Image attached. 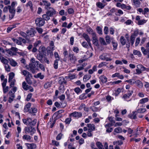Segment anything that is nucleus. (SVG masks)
<instances>
[{
  "label": "nucleus",
  "instance_id": "1",
  "mask_svg": "<svg viewBox=\"0 0 149 149\" xmlns=\"http://www.w3.org/2000/svg\"><path fill=\"white\" fill-rule=\"evenodd\" d=\"M46 10V14L42 15V18L46 21L49 20L50 17H53L56 14V12L53 8H49Z\"/></svg>",
  "mask_w": 149,
  "mask_h": 149
},
{
  "label": "nucleus",
  "instance_id": "2",
  "mask_svg": "<svg viewBox=\"0 0 149 149\" xmlns=\"http://www.w3.org/2000/svg\"><path fill=\"white\" fill-rule=\"evenodd\" d=\"M77 59L76 56L72 53H69L68 56V61L72 64H74Z\"/></svg>",
  "mask_w": 149,
  "mask_h": 149
},
{
  "label": "nucleus",
  "instance_id": "3",
  "mask_svg": "<svg viewBox=\"0 0 149 149\" xmlns=\"http://www.w3.org/2000/svg\"><path fill=\"white\" fill-rule=\"evenodd\" d=\"M43 18H38L35 20V23L36 25L39 26H43L45 23V21Z\"/></svg>",
  "mask_w": 149,
  "mask_h": 149
},
{
  "label": "nucleus",
  "instance_id": "4",
  "mask_svg": "<svg viewBox=\"0 0 149 149\" xmlns=\"http://www.w3.org/2000/svg\"><path fill=\"white\" fill-rule=\"evenodd\" d=\"M40 3V5L44 6V8L46 10L49 8L51 7H50L51 6L50 3L46 0H42Z\"/></svg>",
  "mask_w": 149,
  "mask_h": 149
},
{
  "label": "nucleus",
  "instance_id": "5",
  "mask_svg": "<svg viewBox=\"0 0 149 149\" xmlns=\"http://www.w3.org/2000/svg\"><path fill=\"white\" fill-rule=\"evenodd\" d=\"M35 131L34 128L31 126L29 127H25L24 129V131L25 133H26L27 132L29 133H30L31 134H34Z\"/></svg>",
  "mask_w": 149,
  "mask_h": 149
},
{
  "label": "nucleus",
  "instance_id": "6",
  "mask_svg": "<svg viewBox=\"0 0 149 149\" xmlns=\"http://www.w3.org/2000/svg\"><path fill=\"white\" fill-rule=\"evenodd\" d=\"M138 69L136 70V73L138 74H140L141 73V71H143L146 70V69L143 65H138L137 66Z\"/></svg>",
  "mask_w": 149,
  "mask_h": 149
},
{
  "label": "nucleus",
  "instance_id": "7",
  "mask_svg": "<svg viewBox=\"0 0 149 149\" xmlns=\"http://www.w3.org/2000/svg\"><path fill=\"white\" fill-rule=\"evenodd\" d=\"M92 38V41L93 43L96 46L98 45V40L96 36V33H93Z\"/></svg>",
  "mask_w": 149,
  "mask_h": 149
},
{
  "label": "nucleus",
  "instance_id": "8",
  "mask_svg": "<svg viewBox=\"0 0 149 149\" xmlns=\"http://www.w3.org/2000/svg\"><path fill=\"white\" fill-rule=\"evenodd\" d=\"M26 33L28 36H29L31 37H33L34 36L36 32L34 29L31 28L30 30L27 31Z\"/></svg>",
  "mask_w": 149,
  "mask_h": 149
},
{
  "label": "nucleus",
  "instance_id": "9",
  "mask_svg": "<svg viewBox=\"0 0 149 149\" xmlns=\"http://www.w3.org/2000/svg\"><path fill=\"white\" fill-rule=\"evenodd\" d=\"M82 116V114L81 112H78L76 111L74 112L69 115L70 117H73L76 118H79Z\"/></svg>",
  "mask_w": 149,
  "mask_h": 149
},
{
  "label": "nucleus",
  "instance_id": "10",
  "mask_svg": "<svg viewBox=\"0 0 149 149\" xmlns=\"http://www.w3.org/2000/svg\"><path fill=\"white\" fill-rule=\"evenodd\" d=\"M8 95H9L8 102H9L11 103L13 101L15 97L14 93H13L12 90H11L9 92Z\"/></svg>",
  "mask_w": 149,
  "mask_h": 149
},
{
  "label": "nucleus",
  "instance_id": "11",
  "mask_svg": "<svg viewBox=\"0 0 149 149\" xmlns=\"http://www.w3.org/2000/svg\"><path fill=\"white\" fill-rule=\"evenodd\" d=\"M100 58L102 60H106V61H111L112 59L109 57H107V54H103L100 56Z\"/></svg>",
  "mask_w": 149,
  "mask_h": 149
},
{
  "label": "nucleus",
  "instance_id": "12",
  "mask_svg": "<svg viewBox=\"0 0 149 149\" xmlns=\"http://www.w3.org/2000/svg\"><path fill=\"white\" fill-rule=\"evenodd\" d=\"M88 127V130L90 132H92L95 129V126L93 124H88L87 125Z\"/></svg>",
  "mask_w": 149,
  "mask_h": 149
},
{
  "label": "nucleus",
  "instance_id": "13",
  "mask_svg": "<svg viewBox=\"0 0 149 149\" xmlns=\"http://www.w3.org/2000/svg\"><path fill=\"white\" fill-rule=\"evenodd\" d=\"M21 73L24 76L27 77H32V75L29 72L25 70H22Z\"/></svg>",
  "mask_w": 149,
  "mask_h": 149
},
{
  "label": "nucleus",
  "instance_id": "14",
  "mask_svg": "<svg viewBox=\"0 0 149 149\" xmlns=\"http://www.w3.org/2000/svg\"><path fill=\"white\" fill-rule=\"evenodd\" d=\"M25 144L27 146L28 149H33L36 148V144L33 143H26Z\"/></svg>",
  "mask_w": 149,
  "mask_h": 149
},
{
  "label": "nucleus",
  "instance_id": "15",
  "mask_svg": "<svg viewBox=\"0 0 149 149\" xmlns=\"http://www.w3.org/2000/svg\"><path fill=\"white\" fill-rule=\"evenodd\" d=\"M100 81L103 84L105 83L107 81V78L104 75H101L99 78Z\"/></svg>",
  "mask_w": 149,
  "mask_h": 149
},
{
  "label": "nucleus",
  "instance_id": "16",
  "mask_svg": "<svg viewBox=\"0 0 149 149\" xmlns=\"http://www.w3.org/2000/svg\"><path fill=\"white\" fill-rule=\"evenodd\" d=\"M32 120L31 118H27L26 119H22V121L23 123L25 124L26 125H29V123L31 122V121Z\"/></svg>",
  "mask_w": 149,
  "mask_h": 149
},
{
  "label": "nucleus",
  "instance_id": "17",
  "mask_svg": "<svg viewBox=\"0 0 149 149\" xmlns=\"http://www.w3.org/2000/svg\"><path fill=\"white\" fill-rule=\"evenodd\" d=\"M0 60L2 63L5 64V65L8 64V60L4 58L2 56L0 55Z\"/></svg>",
  "mask_w": 149,
  "mask_h": 149
},
{
  "label": "nucleus",
  "instance_id": "18",
  "mask_svg": "<svg viewBox=\"0 0 149 149\" xmlns=\"http://www.w3.org/2000/svg\"><path fill=\"white\" fill-rule=\"evenodd\" d=\"M122 131V129L120 127H117L115 129L113 132V134L115 135L116 133H119Z\"/></svg>",
  "mask_w": 149,
  "mask_h": 149
},
{
  "label": "nucleus",
  "instance_id": "19",
  "mask_svg": "<svg viewBox=\"0 0 149 149\" xmlns=\"http://www.w3.org/2000/svg\"><path fill=\"white\" fill-rule=\"evenodd\" d=\"M22 87L25 91H27L29 89L31 86L27 85L25 81H24L22 84Z\"/></svg>",
  "mask_w": 149,
  "mask_h": 149
},
{
  "label": "nucleus",
  "instance_id": "20",
  "mask_svg": "<svg viewBox=\"0 0 149 149\" xmlns=\"http://www.w3.org/2000/svg\"><path fill=\"white\" fill-rule=\"evenodd\" d=\"M133 5L136 7L140 6L141 3L139 0H132Z\"/></svg>",
  "mask_w": 149,
  "mask_h": 149
},
{
  "label": "nucleus",
  "instance_id": "21",
  "mask_svg": "<svg viewBox=\"0 0 149 149\" xmlns=\"http://www.w3.org/2000/svg\"><path fill=\"white\" fill-rule=\"evenodd\" d=\"M31 106V103H28L24 107V111L25 112H28L29 110V109L30 108Z\"/></svg>",
  "mask_w": 149,
  "mask_h": 149
},
{
  "label": "nucleus",
  "instance_id": "22",
  "mask_svg": "<svg viewBox=\"0 0 149 149\" xmlns=\"http://www.w3.org/2000/svg\"><path fill=\"white\" fill-rule=\"evenodd\" d=\"M148 97L142 98L139 100V104H143L148 101Z\"/></svg>",
  "mask_w": 149,
  "mask_h": 149
},
{
  "label": "nucleus",
  "instance_id": "23",
  "mask_svg": "<svg viewBox=\"0 0 149 149\" xmlns=\"http://www.w3.org/2000/svg\"><path fill=\"white\" fill-rule=\"evenodd\" d=\"M9 61L10 64L12 66L15 67L17 65V62L13 59H9Z\"/></svg>",
  "mask_w": 149,
  "mask_h": 149
},
{
  "label": "nucleus",
  "instance_id": "24",
  "mask_svg": "<svg viewBox=\"0 0 149 149\" xmlns=\"http://www.w3.org/2000/svg\"><path fill=\"white\" fill-rule=\"evenodd\" d=\"M82 36L87 42L91 40L89 36L87 34L84 33L82 35Z\"/></svg>",
  "mask_w": 149,
  "mask_h": 149
},
{
  "label": "nucleus",
  "instance_id": "25",
  "mask_svg": "<svg viewBox=\"0 0 149 149\" xmlns=\"http://www.w3.org/2000/svg\"><path fill=\"white\" fill-rule=\"evenodd\" d=\"M15 76V74L13 72H12L10 73L9 74L8 82H10L12 80Z\"/></svg>",
  "mask_w": 149,
  "mask_h": 149
},
{
  "label": "nucleus",
  "instance_id": "26",
  "mask_svg": "<svg viewBox=\"0 0 149 149\" xmlns=\"http://www.w3.org/2000/svg\"><path fill=\"white\" fill-rule=\"evenodd\" d=\"M120 42L123 45H125L126 43V40L123 36H121L120 38Z\"/></svg>",
  "mask_w": 149,
  "mask_h": 149
},
{
  "label": "nucleus",
  "instance_id": "27",
  "mask_svg": "<svg viewBox=\"0 0 149 149\" xmlns=\"http://www.w3.org/2000/svg\"><path fill=\"white\" fill-rule=\"evenodd\" d=\"M8 7L9 10V12L10 13L15 14V11L14 9V8H12V7L10 6H8Z\"/></svg>",
  "mask_w": 149,
  "mask_h": 149
},
{
  "label": "nucleus",
  "instance_id": "28",
  "mask_svg": "<svg viewBox=\"0 0 149 149\" xmlns=\"http://www.w3.org/2000/svg\"><path fill=\"white\" fill-rule=\"evenodd\" d=\"M90 109L93 112L99 111H100V109L99 108H97L94 106L91 107H90Z\"/></svg>",
  "mask_w": 149,
  "mask_h": 149
},
{
  "label": "nucleus",
  "instance_id": "29",
  "mask_svg": "<svg viewBox=\"0 0 149 149\" xmlns=\"http://www.w3.org/2000/svg\"><path fill=\"white\" fill-rule=\"evenodd\" d=\"M37 112V109L35 108H31L29 111V113H35Z\"/></svg>",
  "mask_w": 149,
  "mask_h": 149
},
{
  "label": "nucleus",
  "instance_id": "30",
  "mask_svg": "<svg viewBox=\"0 0 149 149\" xmlns=\"http://www.w3.org/2000/svg\"><path fill=\"white\" fill-rule=\"evenodd\" d=\"M111 43L113 47V50H116L118 46V44L117 42L114 40H112V41Z\"/></svg>",
  "mask_w": 149,
  "mask_h": 149
},
{
  "label": "nucleus",
  "instance_id": "31",
  "mask_svg": "<svg viewBox=\"0 0 149 149\" xmlns=\"http://www.w3.org/2000/svg\"><path fill=\"white\" fill-rule=\"evenodd\" d=\"M135 37L134 34H132L130 37V43L132 45L134 44Z\"/></svg>",
  "mask_w": 149,
  "mask_h": 149
},
{
  "label": "nucleus",
  "instance_id": "32",
  "mask_svg": "<svg viewBox=\"0 0 149 149\" xmlns=\"http://www.w3.org/2000/svg\"><path fill=\"white\" fill-rule=\"evenodd\" d=\"M146 21L144 19H140V20L138 22L137 24L138 25H143L144 23H146Z\"/></svg>",
  "mask_w": 149,
  "mask_h": 149
},
{
  "label": "nucleus",
  "instance_id": "33",
  "mask_svg": "<svg viewBox=\"0 0 149 149\" xmlns=\"http://www.w3.org/2000/svg\"><path fill=\"white\" fill-rule=\"evenodd\" d=\"M20 34L22 36L25 38L26 40H29V38H28L27 35L25 33L21 31L20 33Z\"/></svg>",
  "mask_w": 149,
  "mask_h": 149
},
{
  "label": "nucleus",
  "instance_id": "34",
  "mask_svg": "<svg viewBox=\"0 0 149 149\" xmlns=\"http://www.w3.org/2000/svg\"><path fill=\"white\" fill-rule=\"evenodd\" d=\"M26 77L25 79L27 83L29 85H31L32 84V81L31 80L30 77Z\"/></svg>",
  "mask_w": 149,
  "mask_h": 149
},
{
  "label": "nucleus",
  "instance_id": "35",
  "mask_svg": "<svg viewBox=\"0 0 149 149\" xmlns=\"http://www.w3.org/2000/svg\"><path fill=\"white\" fill-rule=\"evenodd\" d=\"M100 41L101 44L103 45H107V43L105 42L104 39L102 38H100Z\"/></svg>",
  "mask_w": 149,
  "mask_h": 149
},
{
  "label": "nucleus",
  "instance_id": "36",
  "mask_svg": "<svg viewBox=\"0 0 149 149\" xmlns=\"http://www.w3.org/2000/svg\"><path fill=\"white\" fill-rule=\"evenodd\" d=\"M96 30L97 31V33L100 35H102V30L100 27L97 26L96 28Z\"/></svg>",
  "mask_w": 149,
  "mask_h": 149
},
{
  "label": "nucleus",
  "instance_id": "37",
  "mask_svg": "<svg viewBox=\"0 0 149 149\" xmlns=\"http://www.w3.org/2000/svg\"><path fill=\"white\" fill-rule=\"evenodd\" d=\"M23 139L24 140H27L28 141H29L31 140V136L27 135H24L22 136Z\"/></svg>",
  "mask_w": 149,
  "mask_h": 149
},
{
  "label": "nucleus",
  "instance_id": "38",
  "mask_svg": "<svg viewBox=\"0 0 149 149\" xmlns=\"http://www.w3.org/2000/svg\"><path fill=\"white\" fill-rule=\"evenodd\" d=\"M39 50L40 53H43L45 52L46 48L44 47H40L39 49Z\"/></svg>",
  "mask_w": 149,
  "mask_h": 149
},
{
  "label": "nucleus",
  "instance_id": "39",
  "mask_svg": "<svg viewBox=\"0 0 149 149\" xmlns=\"http://www.w3.org/2000/svg\"><path fill=\"white\" fill-rule=\"evenodd\" d=\"M65 79L63 77H61L59 78V80L58 81L59 84H62L63 83H65L64 81Z\"/></svg>",
  "mask_w": 149,
  "mask_h": 149
},
{
  "label": "nucleus",
  "instance_id": "40",
  "mask_svg": "<svg viewBox=\"0 0 149 149\" xmlns=\"http://www.w3.org/2000/svg\"><path fill=\"white\" fill-rule=\"evenodd\" d=\"M133 54L135 55H138L139 57H141V52L137 50H134L133 52Z\"/></svg>",
  "mask_w": 149,
  "mask_h": 149
},
{
  "label": "nucleus",
  "instance_id": "41",
  "mask_svg": "<svg viewBox=\"0 0 149 149\" xmlns=\"http://www.w3.org/2000/svg\"><path fill=\"white\" fill-rule=\"evenodd\" d=\"M87 31L90 34H91V35H92L93 33H95L93 30L90 27H88L87 28Z\"/></svg>",
  "mask_w": 149,
  "mask_h": 149
},
{
  "label": "nucleus",
  "instance_id": "42",
  "mask_svg": "<svg viewBox=\"0 0 149 149\" xmlns=\"http://www.w3.org/2000/svg\"><path fill=\"white\" fill-rule=\"evenodd\" d=\"M91 77V75H86L84 76L83 77V80L84 81H86V80H88L90 79Z\"/></svg>",
  "mask_w": 149,
  "mask_h": 149
},
{
  "label": "nucleus",
  "instance_id": "43",
  "mask_svg": "<svg viewBox=\"0 0 149 149\" xmlns=\"http://www.w3.org/2000/svg\"><path fill=\"white\" fill-rule=\"evenodd\" d=\"M26 7H28V6H29L31 9L32 10H33V4L31 1H29L28 2L26 3Z\"/></svg>",
  "mask_w": 149,
  "mask_h": 149
},
{
  "label": "nucleus",
  "instance_id": "44",
  "mask_svg": "<svg viewBox=\"0 0 149 149\" xmlns=\"http://www.w3.org/2000/svg\"><path fill=\"white\" fill-rule=\"evenodd\" d=\"M7 53L11 56L15 55V52L12 51L11 49H8L6 51Z\"/></svg>",
  "mask_w": 149,
  "mask_h": 149
},
{
  "label": "nucleus",
  "instance_id": "45",
  "mask_svg": "<svg viewBox=\"0 0 149 149\" xmlns=\"http://www.w3.org/2000/svg\"><path fill=\"white\" fill-rule=\"evenodd\" d=\"M37 122V120L36 119H35L33 120L32 121V120L31 121V122L29 124L30 126L32 127V126H35Z\"/></svg>",
  "mask_w": 149,
  "mask_h": 149
},
{
  "label": "nucleus",
  "instance_id": "46",
  "mask_svg": "<svg viewBox=\"0 0 149 149\" xmlns=\"http://www.w3.org/2000/svg\"><path fill=\"white\" fill-rule=\"evenodd\" d=\"M105 40L106 42L107 43V45L110 43L111 40L110 37L108 35L107 36L105 37Z\"/></svg>",
  "mask_w": 149,
  "mask_h": 149
},
{
  "label": "nucleus",
  "instance_id": "47",
  "mask_svg": "<svg viewBox=\"0 0 149 149\" xmlns=\"http://www.w3.org/2000/svg\"><path fill=\"white\" fill-rule=\"evenodd\" d=\"M16 27V25L15 24L13 25L10 26V27H8L7 29V32L9 33L13 29Z\"/></svg>",
  "mask_w": 149,
  "mask_h": 149
},
{
  "label": "nucleus",
  "instance_id": "48",
  "mask_svg": "<svg viewBox=\"0 0 149 149\" xmlns=\"http://www.w3.org/2000/svg\"><path fill=\"white\" fill-rule=\"evenodd\" d=\"M38 64H36V63H31L29 65V67L31 69H35L36 66L38 65Z\"/></svg>",
  "mask_w": 149,
  "mask_h": 149
},
{
  "label": "nucleus",
  "instance_id": "49",
  "mask_svg": "<svg viewBox=\"0 0 149 149\" xmlns=\"http://www.w3.org/2000/svg\"><path fill=\"white\" fill-rule=\"evenodd\" d=\"M58 60H55L54 62V69H56L58 68Z\"/></svg>",
  "mask_w": 149,
  "mask_h": 149
},
{
  "label": "nucleus",
  "instance_id": "50",
  "mask_svg": "<svg viewBox=\"0 0 149 149\" xmlns=\"http://www.w3.org/2000/svg\"><path fill=\"white\" fill-rule=\"evenodd\" d=\"M96 5L98 8L101 9L103 8L104 7V5H103V4L100 2L97 3Z\"/></svg>",
  "mask_w": 149,
  "mask_h": 149
},
{
  "label": "nucleus",
  "instance_id": "51",
  "mask_svg": "<svg viewBox=\"0 0 149 149\" xmlns=\"http://www.w3.org/2000/svg\"><path fill=\"white\" fill-rule=\"evenodd\" d=\"M138 86L142 87L143 86V84L141 81L139 80H137L136 81V83Z\"/></svg>",
  "mask_w": 149,
  "mask_h": 149
},
{
  "label": "nucleus",
  "instance_id": "52",
  "mask_svg": "<svg viewBox=\"0 0 149 149\" xmlns=\"http://www.w3.org/2000/svg\"><path fill=\"white\" fill-rule=\"evenodd\" d=\"M125 82L130 83L131 85L133 84L136 83V81L132 79L126 80Z\"/></svg>",
  "mask_w": 149,
  "mask_h": 149
},
{
  "label": "nucleus",
  "instance_id": "53",
  "mask_svg": "<svg viewBox=\"0 0 149 149\" xmlns=\"http://www.w3.org/2000/svg\"><path fill=\"white\" fill-rule=\"evenodd\" d=\"M114 123H115V121H113V122L108 123L105 125V127H110L111 126H113Z\"/></svg>",
  "mask_w": 149,
  "mask_h": 149
},
{
  "label": "nucleus",
  "instance_id": "54",
  "mask_svg": "<svg viewBox=\"0 0 149 149\" xmlns=\"http://www.w3.org/2000/svg\"><path fill=\"white\" fill-rule=\"evenodd\" d=\"M49 45L51 47V49L52 50H54V42L52 41H50V42L49 43Z\"/></svg>",
  "mask_w": 149,
  "mask_h": 149
},
{
  "label": "nucleus",
  "instance_id": "55",
  "mask_svg": "<svg viewBox=\"0 0 149 149\" xmlns=\"http://www.w3.org/2000/svg\"><path fill=\"white\" fill-rule=\"evenodd\" d=\"M96 145L97 147L100 149H102L103 148V146L102 144L100 142H97L96 143Z\"/></svg>",
  "mask_w": 149,
  "mask_h": 149
},
{
  "label": "nucleus",
  "instance_id": "56",
  "mask_svg": "<svg viewBox=\"0 0 149 149\" xmlns=\"http://www.w3.org/2000/svg\"><path fill=\"white\" fill-rule=\"evenodd\" d=\"M51 86V84L49 82H47L44 85V87L45 89H47Z\"/></svg>",
  "mask_w": 149,
  "mask_h": 149
},
{
  "label": "nucleus",
  "instance_id": "57",
  "mask_svg": "<svg viewBox=\"0 0 149 149\" xmlns=\"http://www.w3.org/2000/svg\"><path fill=\"white\" fill-rule=\"evenodd\" d=\"M54 56L55 58H56V60L59 61L60 60V57L58 53L57 52H55L54 53Z\"/></svg>",
  "mask_w": 149,
  "mask_h": 149
},
{
  "label": "nucleus",
  "instance_id": "58",
  "mask_svg": "<svg viewBox=\"0 0 149 149\" xmlns=\"http://www.w3.org/2000/svg\"><path fill=\"white\" fill-rule=\"evenodd\" d=\"M3 88V92L4 93H7L8 91V86H4V87H2Z\"/></svg>",
  "mask_w": 149,
  "mask_h": 149
},
{
  "label": "nucleus",
  "instance_id": "59",
  "mask_svg": "<svg viewBox=\"0 0 149 149\" xmlns=\"http://www.w3.org/2000/svg\"><path fill=\"white\" fill-rule=\"evenodd\" d=\"M63 135V134H62L61 133H59L57 136L56 138V140H60L61 139Z\"/></svg>",
  "mask_w": 149,
  "mask_h": 149
},
{
  "label": "nucleus",
  "instance_id": "60",
  "mask_svg": "<svg viewBox=\"0 0 149 149\" xmlns=\"http://www.w3.org/2000/svg\"><path fill=\"white\" fill-rule=\"evenodd\" d=\"M41 41L39 40H37L34 43V47H36L38 45H39L41 44Z\"/></svg>",
  "mask_w": 149,
  "mask_h": 149
},
{
  "label": "nucleus",
  "instance_id": "61",
  "mask_svg": "<svg viewBox=\"0 0 149 149\" xmlns=\"http://www.w3.org/2000/svg\"><path fill=\"white\" fill-rule=\"evenodd\" d=\"M146 109H140L138 110V111L140 113H143L146 112Z\"/></svg>",
  "mask_w": 149,
  "mask_h": 149
},
{
  "label": "nucleus",
  "instance_id": "62",
  "mask_svg": "<svg viewBox=\"0 0 149 149\" xmlns=\"http://www.w3.org/2000/svg\"><path fill=\"white\" fill-rule=\"evenodd\" d=\"M123 14V12L121 10H118L117 13H116L115 15L117 16H120V15H122Z\"/></svg>",
  "mask_w": 149,
  "mask_h": 149
},
{
  "label": "nucleus",
  "instance_id": "63",
  "mask_svg": "<svg viewBox=\"0 0 149 149\" xmlns=\"http://www.w3.org/2000/svg\"><path fill=\"white\" fill-rule=\"evenodd\" d=\"M109 31V29L108 27L106 26L104 27V33L105 34H108Z\"/></svg>",
  "mask_w": 149,
  "mask_h": 149
},
{
  "label": "nucleus",
  "instance_id": "64",
  "mask_svg": "<svg viewBox=\"0 0 149 149\" xmlns=\"http://www.w3.org/2000/svg\"><path fill=\"white\" fill-rule=\"evenodd\" d=\"M58 98L61 101L64 100L65 98V96L64 94H62L61 96H59L58 97Z\"/></svg>",
  "mask_w": 149,
  "mask_h": 149
}]
</instances>
